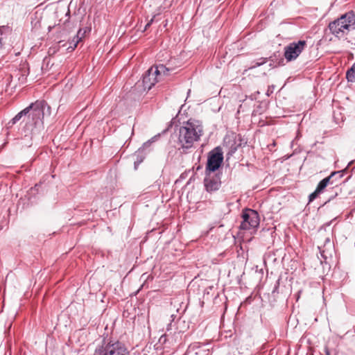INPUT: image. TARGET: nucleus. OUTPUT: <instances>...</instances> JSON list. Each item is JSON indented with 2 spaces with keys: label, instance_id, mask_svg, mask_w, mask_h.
Masks as SVG:
<instances>
[{
  "label": "nucleus",
  "instance_id": "obj_1",
  "mask_svg": "<svg viewBox=\"0 0 355 355\" xmlns=\"http://www.w3.org/2000/svg\"><path fill=\"white\" fill-rule=\"evenodd\" d=\"M51 114V107L44 100H37L31 103L28 107L18 112L7 123L10 128L23 119L25 124L22 131L25 137H33L41 133L44 130V116Z\"/></svg>",
  "mask_w": 355,
  "mask_h": 355
},
{
  "label": "nucleus",
  "instance_id": "obj_2",
  "mask_svg": "<svg viewBox=\"0 0 355 355\" xmlns=\"http://www.w3.org/2000/svg\"><path fill=\"white\" fill-rule=\"evenodd\" d=\"M178 135V150L182 153H188L194 147V144L200 139L203 127L198 121L189 119L180 127Z\"/></svg>",
  "mask_w": 355,
  "mask_h": 355
},
{
  "label": "nucleus",
  "instance_id": "obj_3",
  "mask_svg": "<svg viewBox=\"0 0 355 355\" xmlns=\"http://www.w3.org/2000/svg\"><path fill=\"white\" fill-rule=\"evenodd\" d=\"M328 27L337 38H345L350 31L355 30V15L352 11L348 12L330 22Z\"/></svg>",
  "mask_w": 355,
  "mask_h": 355
},
{
  "label": "nucleus",
  "instance_id": "obj_4",
  "mask_svg": "<svg viewBox=\"0 0 355 355\" xmlns=\"http://www.w3.org/2000/svg\"><path fill=\"white\" fill-rule=\"evenodd\" d=\"M98 355H129L130 352L124 343L119 340L103 338L96 347Z\"/></svg>",
  "mask_w": 355,
  "mask_h": 355
},
{
  "label": "nucleus",
  "instance_id": "obj_5",
  "mask_svg": "<svg viewBox=\"0 0 355 355\" xmlns=\"http://www.w3.org/2000/svg\"><path fill=\"white\" fill-rule=\"evenodd\" d=\"M242 221L240 229L243 230H257L259 225L260 218L259 213L252 209L246 208L241 214Z\"/></svg>",
  "mask_w": 355,
  "mask_h": 355
},
{
  "label": "nucleus",
  "instance_id": "obj_6",
  "mask_svg": "<svg viewBox=\"0 0 355 355\" xmlns=\"http://www.w3.org/2000/svg\"><path fill=\"white\" fill-rule=\"evenodd\" d=\"M223 153L220 147L218 146L211 150L207 155V162L205 168V175L216 171L223 162Z\"/></svg>",
  "mask_w": 355,
  "mask_h": 355
},
{
  "label": "nucleus",
  "instance_id": "obj_7",
  "mask_svg": "<svg viewBox=\"0 0 355 355\" xmlns=\"http://www.w3.org/2000/svg\"><path fill=\"white\" fill-rule=\"evenodd\" d=\"M306 46L305 40H299L290 43L284 48V57L288 62L295 60Z\"/></svg>",
  "mask_w": 355,
  "mask_h": 355
},
{
  "label": "nucleus",
  "instance_id": "obj_8",
  "mask_svg": "<svg viewBox=\"0 0 355 355\" xmlns=\"http://www.w3.org/2000/svg\"><path fill=\"white\" fill-rule=\"evenodd\" d=\"M246 141L243 138L241 135H236L235 133H231L227 135L223 139V146L228 148V154H234L237 149L245 145Z\"/></svg>",
  "mask_w": 355,
  "mask_h": 355
},
{
  "label": "nucleus",
  "instance_id": "obj_9",
  "mask_svg": "<svg viewBox=\"0 0 355 355\" xmlns=\"http://www.w3.org/2000/svg\"><path fill=\"white\" fill-rule=\"evenodd\" d=\"M204 184L206 190L209 192L218 190L221 184L220 175H211V173L208 175H205Z\"/></svg>",
  "mask_w": 355,
  "mask_h": 355
},
{
  "label": "nucleus",
  "instance_id": "obj_10",
  "mask_svg": "<svg viewBox=\"0 0 355 355\" xmlns=\"http://www.w3.org/2000/svg\"><path fill=\"white\" fill-rule=\"evenodd\" d=\"M157 82V76L154 74L153 67H150L143 77L142 83L144 89L150 90Z\"/></svg>",
  "mask_w": 355,
  "mask_h": 355
},
{
  "label": "nucleus",
  "instance_id": "obj_11",
  "mask_svg": "<svg viewBox=\"0 0 355 355\" xmlns=\"http://www.w3.org/2000/svg\"><path fill=\"white\" fill-rule=\"evenodd\" d=\"M338 174V173H331L330 175L320 181L315 189L317 192L322 193L327 186L332 185L331 180L335 175H337Z\"/></svg>",
  "mask_w": 355,
  "mask_h": 355
},
{
  "label": "nucleus",
  "instance_id": "obj_12",
  "mask_svg": "<svg viewBox=\"0 0 355 355\" xmlns=\"http://www.w3.org/2000/svg\"><path fill=\"white\" fill-rule=\"evenodd\" d=\"M81 31H82V30L79 29L77 35L76 36H74L73 38L72 39V40L70 42V45L67 47V50H69V51H73L76 48L77 44L81 40L82 36L84 34V33L81 34Z\"/></svg>",
  "mask_w": 355,
  "mask_h": 355
},
{
  "label": "nucleus",
  "instance_id": "obj_13",
  "mask_svg": "<svg viewBox=\"0 0 355 355\" xmlns=\"http://www.w3.org/2000/svg\"><path fill=\"white\" fill-rule=\"evenodd\" d=\"M160 137V134H157L153 137L151 139H148L147 141L143 144L142 146L139 148L138 152H143L146 150L150 145L158 140Z\"/></svg>",
  "mask_w": 355,
  "mask_h": 355
},
{
  "label": "nucleus",
  "instance_id": "obj_14",
  "mask_svg": "<svg viewBox=\"0 0 355 355\" xmlns=\"http://www.w3.org/2000/svg\"><path fill=\"white\" fill-rule=\"evenodd\" d=\"M346 78L348 82L355 83V62L346 72Z\"/></svg>",
  "mask_w": 355,
  "mask_h": 355
},
{
  "label": "nucleus",
  "instance_id": "obj_15",
  "mask_svg": "<svg viewBox=\"0 0 355 355\" xmlns=\"http://www.w3.org/2000/svg\"><path fill=\"white\" fill-rule=\"evenodd\" d=\"M153 70L154 71V74H156L157 76H160L162 73L167 74L168 71V68L163 64H159L155 67H153Z\"/></svg>",
  "mask_w": 355,
  "mask_h": 355
},
{
  "label": "nucleus",
  "instance_id": "obj_16",
  "mask_svg": "<svg viewBox=\"0 0 355 355\" xmlns=\"http://www.w3.org/2000/svg\"><path fill=\"white\" fill-rule=\"evenodd\" d=\"M345 170L346 169L334 172V173H338V174L337 175H335L333 178V179L331 180L332 185H337L338 184L340 179L343 178V173L345 172Z\"/></svg>",
  "mask_w": 355,
  "mask_h": 355
},
{
  "label": "nucleus",
  "instance_id": "obj_17",
  "mask_svg": "<svg viewBox=\"0 0 355 355\" xmlns=\"http://www.w3.org/2000/svg\"><path fill=\"white\" fill-rule=\"evenodd\" d=\"M9 31V27L8 26H1L0 27V49L3 46V40L5 37V34L6 32Z\"/></svg>",
  "mask_w": 355,
  "mask_h": 355
},
{
  "label": "nucleus",
  "instance_id": "obj_18",
  "mask_svg": "<svg viewBox=\"0 0 355 355\" xmlns=\"http://www.w3.org/2000/svg\"><path fill=\"white\" fill-rule=\"evenodd\" d=\"M176 329L177 322H173V320H170V322L166 325V331L172 334L173 332L175 333Z\"/></svg>",
  "mask_w": 355,
  "mask_h": 355
},
{
  "label": "nucleus",
  "instance_id": "obj_19",
  "mask_svg": "<svg viewBox=\"0 0 355 355\" xmlns=\"http://www.w3.org/2000/svg\"><path fill=\"white\" fill-rule=\"evenodd\" d=\"M266 62H267V58H261L257 61L254 62V64L250 68H255V67H259V66L265 64Z\"/></svg>",
  "mask_w": 355,
  "mask_h": 355
},
{
  "label": "nucleus",
  "instance_id": "obj_20",
  "mask_svg": "<svg viewBox=\"0 0 355 355\" xmlns=\"http://www.w3.org/2000/svg\"><path fill=\"white\" fill-rule=\"evenodd\" d=\"M320 194V192H317V190L315 189L313 193H311L309 196V202H312L314 200L318 195Z\"/></svg>",
  "mask_w": 355,
  "mask_h": 355
},
{
  "label": "nucleus",
  "instance_id": "obj_21",
  "mask_svg": "<svg viewBox=\"0 0 355 355\" xmlns=\"http://www.w3.org/2000/svg\"><path fill=\"white\" fill-rule=\"evenodd\" d=\"M192 355H209V353L204 349H198Z\"/></svg>",
  "mask_w": 355,
  "mask_h": 355
},
{
  "label": "nucleus",
  "instance_id": "obj_22",
  "mask_svg": "<svg viewBox=\"0 0 355 355\" xmlns=\"http://www.w3.org/2000/svg\"><path fill=\"white\" fill-rule=\"evenodd\" d=\"M274 89H275V86H274V85H270V86H268V89H267V92H266V94L268 96H270V95L273 92Z\"/></svg>",
  "mask_w": 355,
  "mask_h": 355
},
{
  "label": "nucleus",
  "instance_id": "obj_23",
  "mask_svg": "<svg viewBox=\"0 0 355 355\" xmlns=\"http://www.w3.org/2000/svg\"><path fill=\"white\" fill-rule=\"evenodd\" d=\"M158 15H155L153 17V18H152V19H150V20L147 24H149V26H150L155 20H157V19H156V17H157V16H158Z\"/></svg>",
  "mask_w": 355,
  "mask_h": 355
},
{
  "label": "nucleus",
  "instance_id": "obj_24",
  "mask_svg": "<svg viewBox=\"0 0 355 355\" xmlns=\"http://www.w3.org/2000/svg\"><path fill=\"white\" fill-rule=\"evenodd\" d=\"M279 279L277 280L275 286V288H274V290H273V293L276 292L278 289V287H279Z\"/></svg>",
  "mask_w": 355,
  "mask_h": 355
},
{
  "label": "nucleus",
  "instance_id": "obj_25",
  "mask_svg": "<svg viewBox=\"0 0 355 355\" xmlns=\"http://www.w3.org/2000/svg\"><path fill=\"white\" fill-rule=\"evenodd\" d=\"M177 318V315L175 314H172L171 315V320H173V322H175V320Z\"/></svg>",
  "mask_w": 355,
  "mask_h": 355
},
{
  "label": "nucleus",
  "instance_id": "obj_26",
  "mask_svg": "<svg viewBox=\"0 0 355 355\" xmlns=\"http://www.w3.org/2000/svg\"><path fill=\"white\" fill-rule=\"evenodd\" d=\"M337 195H338V193H336L334 196H332L331 197H330V198H329V200H328V201H327V202L331 201V200L333 198H334Z\"/></svg>",
  "mask_w": 355,
  "mask_h": 355
},
{
  "label": "nucleus",
  "instance_id": "obj_27",
  "mask_svg": "<svg viewBox=\"0 0 355 355\" xmlns=\"http://www.w3.org/2000/svg\"><path fill=\"white\" fill-rule=\"evenodd\" d=\"M150 26H149V24H146L144 28V31L147 30Z\"/></svg>",
  "mask_w": 355,
  "mask_h": 355
},
{
  "label": "nucleus",
  "instance_id": "obj_28",
  "mask_svg": "<svg viewBox=\"0 0 355 355\" xmlns=\"http://www.w3.org/2000/svg\"><path fill=\"white\" fill-rule=\"evenodd\" d=\"M66 15H67L68 17H69V16H70V11H69V10H68V11H67V12Z\"/></svg>",
  "mask_w": 355,
  "mask_h": 355
},
{
  "label": "nucleus",
  "instance_id": "obj_29",
  "mask_svg": "<svg viewBox=\"0 0 355 355\" xmlns=\"http://www.w3.org/2000/svg\"><path fill=\"white\" fill-rule=\"evenodd\" d=\"M93 355H98V354H97V349H96H96H95L94 353V354H93Z\"/></svg>",
  "mask_w": 355,
  "mask_h": 355
},
{
  "label": "nucleus",
  "instance_id": "obj_30",
  "mask_svg": "<svg viewBox=\"0 0 355 355\" xmlns=\"http://www.w3.org/2000/svg\"><path fill=\"white\" fill-rule=\"evenodd\" d=\"M142 161H143V159H141L139 161H138V163L139 164V163L142 162Z\"/></svg>",
  "mask_w": 355,
  "mask_h": 355
},
{
  "label": "nucleus",
  "instance_id": "obj_31",
  "mask_svg": "<svg viewBox=\"0 0 355 355\" xmlns=\"http://www.w3.org/2000/svg\"><path fill=\"white\" fill-rule=\"evenodd\" d=\"M167 22H168V21H166V23L164 24V27H166V25H167Z\"/></svg>",
  "mask_w": 355,
  "mask_h": 355
},
{
  "label": "nucleus",
  "instance_id": "obj_32",
  "mask_svg": "<svg viewBox=\"0 0 355 355\" xmlns=\"http://www.w3.org/2000/svg\"><path fill=\"white\" fill-rule=\"evenodd\" d=\"M327 355H330L328 351H327Z\"/></svg>",
  "mask_w": 355,
  "mask_h": 355
},
{
  "label": "nucleus",
  "instance_id": "obj_33",
  "mask_svg": "<svg viewBox=\"0 0 355 355\" xmlns=\"http://www.w3.org/2000/svg\"><path fill=\"white\" fill-rule=\"evenodd\" d=\"M234 355H240V353H239V352H238V354H234Z\"/></svg>",
  "mask_w": 355,
  "mask_h": 355
},
{
  "label": "nucleus",
  "instance_id": "obj_34",
  "mask_svg": "<svg viewBox=\"0 0 355 355\" xmlns=\"http://www.w3.org/2000/svg\"><path fill=\"white\" fill-rule=\"evenodd\" d=\"M1 230V227H0V230Z\"/></svg>",
  "mask_w": 355,
  "mask_h": 355
}]
</instances>
